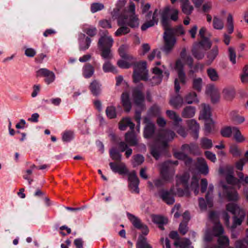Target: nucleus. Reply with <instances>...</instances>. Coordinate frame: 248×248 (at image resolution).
Masks as SVG:
<instances>
[{"mask_svg":"<svg viewBox=\"0 0 248 248\" xmlns=\"http://www.w3.org/2000/svg\"><path fill=\"white\" fill-rule=\"evenodd\" d=\"M189 178V175L186 173L183 175H177L176 177V184L177 187H181L175 188L172 186L170 191L163 190L159 193L160 198L168 204H172L174 202L173 195L177 194L179 196H188L187 191L185 192L182 188L187 190V182Z\"/></svg>","mask_w":248,"mask_h":248,"instance_id":"f257e3e1","label":"nucleus"},{"mask_svg":"<svg viewBox=\"0 0 248 248\" xmlns=\"http://www.w3.org/2000/svg\"><path fill=\"white\" fill-rule=\"evenodd\" d=\"M118 23L121 27L115 31V35L116 36L125 35L130 32L129 28L124 26L125 24L132 28L139 27V19L137 16L135 15V5L133 2H129L125 14L119 18Z\"/></svg>","mask_w":248,"mask_h":248,"instance_id":"f03ea898","label":"nucleus"},{"mask_svg":"<svg viewBox=\"0 0 248 248\" xmlns=\"http://www.w3.org/2000/svg\"><path fill=\"white\" fill-rule=\"evenodd\" d=\"M209 217L214 224L212 231L208 230L206 231L204 240L206 241L212 240L213 236H218L217 243L219 246H215L212 248H225L229 246L230 241L229 238L225 235H221L224 232L222 226L218 221V217L214 212L209 213Z\"/></svg>","mask_w":248,"mask_h":248,"instance_id":"7ed1b4c3","label":"nucleus"},{"mask_svg":"<svg viewBox=\"0 0 248 248\" xmlns=\"http://www.w3.org/2000/svg\"><path fill=\"white\" fill-rule=\"evenodd\" d=\"M178 165V161H167L163 163L160 167V174L162 179L154 180L155 186L157 187H161L164 185L165 182H170L173 178L175 173L174 167Z\"/></svg>","mask_w":248,"mask_h":248,"instance_id":"20e7f679","label":"nucleus"},{"mask_svg":"<svg viewBox=\"0 0 248 248\" xmlns=\"http://www.w3.org/2000/svg\"><path fill=\"white\" fill-rule=\"evenodd\" d=\"M226 210L234 215L232 227L235 228L240 225L245 217V211L235 203H230L226 205Z\"/></svg>","mask_w":248,"mask_h":248,"instance_id":"39448f33","label":"nucleus"},{"mask_svg":"<svg viewBox=\"0 0 248 248\" xmlns=\"http://www.w3.org/2000/svg\"><path fill=\"white\" fill-rule=\"evenodd\" d=\"M132 98L136 107L135 119L139 123L141 118L140 112L145 108L144 97L140 91L135 89L133 91Z\"/></svg>","mask_w":248,"mask_h":248,"instance_id":"423d86ee","label":"nucleus"},{"mask_svg":"<svg viewBox=\"0 0 248 248\" xmlns=\"http://www.w3.org/2000/svg\"><path fill=\"white\" fill-rule=\"evenodd\" d=\"M198 148V146L193 143L190 144H185L182 147L183 152H177L175 154V157L184 161L186 165L189 166L192 164V160L188 157L186 153H192L194 150Z\"/></svg>","mask_w":248,"mask_h":248,"instance_id":"0eeeda50","label":"nucleus"},{"mask_svg":"<svg viewBox=\"0 0 248 248\" xmlns=\"http://www.w3.org/2000/svg\"><path fill=\"white\" fill-rule=\"evenodd\" d=\"M147 70L146 69V62H142L136 64L134 68L133 74V80L135 82L140 80H146L147 79Z\"/></svg>","mask_w":248,"mask_h":248,"instance_id":"6e6552de","label":"nucleus"},{"mask_svg":"<svg viewBox=\"0 0 248 248\" xmlns=\"http://www.w3.org/2000/svg\"><path fill=\"white\" fill-rule=\"evenodd\" d=\"M163 39L164 45L163 47V50L166 53H169L174 48L176 43V39L175 36L172 35V30H164Z\"/></svg>","mask_w":248,"mask_h":248,"instance_id":"1a4fd4ad","label":"nucleus"},{"mask_svg":"<svg viewBox=\"0 0 248 248\" xmlns=\"http://www.w3.org/2000/svg\"><path fill=\"white\" fill-rule=\"evenodd\" d=\"M214 186L212 184H210L208 186L207 192L205 195L206 202L202 198L199 199V205L201 210L204 211L207 207H211L213 206V192Z\"/></svg>","mask_w":248,"mask_h":248,"instance_id":"9d476101","label":"nucleus"},{"mask_svg":"<svg viewBox=\"0 0 248 248\" xmlns=\"http://www.w3.org/2000/svg\"><path fill=\"white\" fill-rule=\"evenodd\" d=\"M211 46V43L208 40L201 41L199 43L195 45L192 52L194 57L198 59H202L204 56V53L200 50V47L205 48L206 49L210 48Z\"/></svg>","mask_w":248,"mask_h":248,"instance_id":"9b49d317","label":"nucleus"},{"mask_svg":"<svg viewBox=\"0 0 248 248\" xmlns=\"http://www.w3.org/2000/svg\"><path fill=\"white\" fill-rule=\"evenodd\" d=\"M161 23L164 30H172V35L174 36L175 35L179 36L185 34V31L182 25H179L175 28H171L170 25V20L168 19H166L164 16H163Z\"/></svg>","mask_w":248,"mask_h":248,"instance_id":"f8f14e48","label":"nucleus"},{"mask_svg":"<svg viewBox=\"0 0 248 248\" xmlns=\"http://www.w3.org/2000/svg\"><path fill=\"white\" fill-rule=\"evenodd\" d=\"M175 136V134L172 131L162 130L159 132L157 140L161 142L162 147L165 148L167 145V142L173 139Z\"/></svg>","mask_w":248,"mask_h":248,"instance_id":"ddd939ff","label":"nucleus"},{"mask_svg":"<svg viewBox=\"0 0 248 248\" xmlns=\"http://www.w3.org/2000/svg\"><path fill=\"white\" fill-rule=\"evenodd\" d=\"M159 12L157 9H155L154 14H152L151 12H149L146 16L147 21L141 27V29L142 31L146 30L147 28L153 26L155 24H156L158 21V15Z\"/></svg>","mask_w":248,"mask_h":248,"instance_id":"4468645a","label":"nucleus"},{"mask_svg":"<svg viewBox=\"0 0 248 248\" xmlns=\"http://www.w3.org/2000/svg\"><path fill=\"white\" fill-rule=\"evenodd\" d=\"M128 186L131 191L133 193H139V180L135 171H133L128 174Z\"/></svg>","mask_w":248,"mask_h":248,"instance_id":"2eb2a0df","label":"nucleus"},{"mask_svg":"<svg viewBox=\"0 0 248 248\" xmlns=\"http://www.w3.org/2000/svg\"><path fill=\"white\" fill-rule=\"evenodd\" d=\"M36 76L45 77V81L47 84L53 82L55 79L54 73L46 68H41L39 69L36 72Z\"/></svg>","mask_w":248,"mask_h":248,"instance_id":"dca6fc26","label":"nucleus"},{"mask_svg":"<svg viewBox=\"0 0 248 248\" xmlns=\"http://www.w3.org/2000/svg\"><path fill=\"white\" fill-rule=\"evenodd\" d=\"M206 93L211 97L212 102L217 101L220 97L218 89L212 84L208 85L206 88Z\"/></svg>","mask_w":248,"mask_h":248,"instance_id":"f3484780","label":"nucleus"},{"mask_svg":"<svg viewBox=\"0 0 248 248\" xmlns=\"http://www.w3.org/2000/svg\"><path fill=\"white\" fill-rule=\"evenodd\" d=\"M179 11L177 9L168 6L165 8L162 16H164L165 17V16H167L172 21L177 22L179 20Z\"/></svg>","mask_w":248,"mask_h":248,"instance_id":"a211bd4d","label":"nucleus"},{"mask_svg":"<svg viewBox=\"0 0 248 248\" xmlns=\"http://www.w3.org/2000/svg\"><path fill=\"white\" fill-rule=\"evenodd\" d=\"M109 166L111 170L114 172H118L120 174H125L128 172L125 165L124 163L118 161L117 162H110Z\"/></svg>","mask_w":248,"mask_h":248,"instance_id":"6ab92c4d","label":"nucleus"},{"mask_svg":"<svg viewBox=\"0 0 248 248\" xmlns=\"http://www.w3.org/2000/svg\"><path fill=\"white\" fill-rule=\"evenodd\" d=\"M178 78L181 83L185 84L186 82V74L184 71V64L181 60H177L175 64Z\"/></svg>","mask_w":248,"mask_h":248,"instance_id":"aec40b11","label":"nucleus"},{"mask_svg":"<svg viewBox=\"0 0 248 248\" xmlns=\"http://www.w3.org/2000/svg\"><path fill=\"white\" fill-rule=\"evenodd\" d=\"M108 31L106 32L104 36H102L98 41L99 47H105L106 48H110L113 44V40L110 36L108 35Z\"/></svg>","mask_w":248,"mask_h":248,"instance_id":"412c9836","label":"nucleus"},{"mask_svg":"<svg viewBox=\"0 0 248 248\" xmlns=\"http://www.w3.org/2000/svg\"><path fill=\"white\" fill-rule=\"evenodd\" d=\"M224 173L226 175V181L228 184L234 185L238 181V180L236 178H235L233 175V169L232 167H226L225 168Z\"/></svg>","mask_w":248,"mask_h":248,"instance_id":"4be33fe9","label":"nucleus"},{"mask_svg":"<svg viewBox=\"0 0 248 248\" xmlns=\"http://www.w3.org/2000/svg\"><path fill=\"white\" fill-rule=\"evenodd\" d=\"M127 127H129L131 130H133L135 124L132 123L130 118L125 117L123 118L119 124V128L121 130H125Z\"/></svg>","mask_w":248,"mask_h":248,"instance_id":"5701e85b","label":"nucleus"},{"mask_svg":"<svg viewBox=\"0 0 248 248\" xmlns=\"http://www.w3.org/2000/svg\"><path fill=\"white\" fill-rule=\"evenodd\" d=\"M196 167L202 174L206 175L209 172L208 165L205 160L203 158H199L198 159Z\"/></svg>","mask_w":248,"mask_h":248,"instance_id":"b1692460","label":"nucleus"},{"mask_svg":"<svg viewBox=\"0 0 248 248\" xmlns=\"http://www.w3.org/2000/svg\"><path fill=\"white\" fill-rule=\"evenodd\" d=\"M200 116L199 119H203L206 121L209 119L211 116V111L209 105L205 104L201 105Z\"/></svg>","mask_w":248,"mask_h":248,"instance_id":"393cba45","label":"nucleus"},{"mask_svg":"<svg viewBox=\"0 0 248 248\" xmlns=\"http://www.w3.org/2000/svg\"><path fill=\"white\" fill-rule=\"evenodd\" d=\"M144 122L146 124L144 132V137L146 138H150L155 131V125L147 118L144 119Z\"/></svg>","mask_w":248,"mask_h":248,"instance_id":"a878e982","label":"nucleus"},{"mask_svg":"<svg viewBox=\"0 0 248 248\" xmlns=\"http://www.w3.org/2000/svg\"><path fill=\"white\" fill-rule=\"evenodd\" d=\"M223 191L226 193L227 197L229 201H236L238 199V196L235 190L232 188L228 187L225 186H223Z\"/></svg>","mask_w":248,"mask_h":248,"instance_id":"bb28decb","label":"nucleus"},{"mask_svg":"<svg viewBox=\"0 0 248 248\" xmlns=\"http://www.w3.org/2000/svg\"><path fill=\"white\" fill-rule=\"evenodd\" d=\"M121 99L124 110L129 112L131 108V103L128 93L126 92L123 93L121 95Z\"/></svg>","mask_w":248,"mask_h":248,"instance_id":"cd10ccee","label":"nucleus"},{"mask_svg":"<svg viewBox=\"0 0 248 248\" xmlns=\"http://www.w3.org/2000/svg\"><path fill=\"white\" fill-rule=\"evenodd\" d=\"M186 123L189 128L193 131V137L197 139L198 138V132L199 130V125L194 119L189 120L186 121Z\"/></svg>","mask_w":248,"mask_h":248,"instance_id":"c85d7f7f","label":"nucleus"},{"mask_svg":"<svg viewBox=\"0 0 248 248\" xmlns=\"http://www.w3.org/2000/svg\"><path fill=\"white\" fill-rule=\"evenodd\" d=\"M84 34H81V36L79 39V49L81 50H85L87 49L91 43V40L90 38L87 37L85 38Z\"/></svg>","mask_w":248,"mask_h":248,"instance_id":"c756f323","label":"nucleus"},{"mask_svg":"<svg viewBox=\"0 0 248 248\" xmlns=\"http://www.w3.org/2000/svg\"><path fill=\"white\" fill-rule=\"evenodd\" d=\"M195 108L192 106H187L185 107L182 112V116L185 118H190L194 117L195 114Z\"/></svg>","mask_w":248,"mask_h":248,"instance_id":"7c9ffc66","label":"nucleus"},{"mask_svg":"<svg viewBox=\"0 0 248 248\" xmlns=\"http://www.w3.org/2000/svg\"><path fill=\"white\" fill-rule=\"evenodd\" d=\"M231 120L237 124H242L245 121V118L240 115L238 112L236 111H232L230 112Z\"/></svg>","mask_w":248,"mask_h":248,"instance_id":"2f4dec72","label":"nucleus"},{"mask_svg":"<svg viewBox=\"0 0 248 248\" xmlns=\"http://www.w3.org/2000/svg\"><path fill=\"white\" fill-rule=\"evenodd\" d=\"M127 216L132 225L136 228L139 229L143 224L140 219L137 217L129 213L127 214Z\"/></svg>","mask_w":248,"mask_h":248,"instance_id":"473e14b6","label":"nucleus"},{"mask_svg":"<svg viewBox=\"0 0 248 248\" xmlns=\"http://www.w3.org/2000/svg\"><path fill=\"white\" fill-rule=\"evenodd\" d=\"M125 140L130 146H134L137 144V139L133 132L126 133L125 134Z\"/></svg>","mask_w":248,"mask_h":248,"instance_id":"72a5a7b5","label":"nucleus"},{"mask_svg":"<svg viewBox=\"0 0 248 248\" xmlns=\"http://www.w3.org/2000/svg\"><path fill=\"white\" fill-rule=\"evenodd\" d=\"M170 104L175 108H181L183 104V99L178 95L175 97L172 98L170 101Z\"/></svg>","mask_w":248,"mask_h":248,"instance_id":"f704fd0d","label":"nucleus"},{"mask_svg":"<svg viewBox=\"0 0 248 248\" xmlns=\"http://www.w3.org/2000/svg\"><path fill=\"white\" fill-rule=\"evenodd\" d=\"M200 176L198 175H194L191 180V184L189 188L193 190L195 195L199 193V180Z\"/></svg>","mask_w":248,"mask_h":248,"instance_id":"c9c22d12","label":"nucleus"},{"mask_svg":"<svg viewBox=\"0 0 248 248\" xmlns=\"http://www.w3.org/2000/svg\"><path fill=\"white\" fill-rule=\"evenodd\" d=\"M182 11L186 15H190L193 10V6L188 0H181Z\"/></svg>","mask_w":248,"mask_h":248,"instance_id":"e433bc0d","label":"nucleus"},{"mask_svg":"<svg viewBox=\"0 0 248 248\" xmlns=\"http://www.w3.org/2000/svg\"><path fill=\"white\" fill-rule=\"evenodd\" d=\"M218 54V48L217 46H214L212 49L208 52L207 58V62L209 64L211 63Z\"/></svg>","mask_w":248,"mask_h":248,"instance_id":"4c0bfd02","label":"nucleus"},{"mask_svg":"<svg viewBox=\"0 0 248 248\" xmlns=\"http://www.w3.org/2000/svg\"><path fill=\"white\" fill-rule=\"evenodd\" d=\"M186 103L191 104L193 103H198L199 100L198 99L197 94L195 92H190L186 94L185 97Z\"/></svg>","mask_w":248,"mask_h":248,"instance_id":"58836bf2","label":"nucleus"},{"mask_svg":"<svg viewBox=\"0 0 248 248\" xmlns=\"http://www.w3.org/2000/svg\"><path fill=\"white\" fill-rule=\"evenodd\" d=\"M137 248H152L147 242V238L140 235L137 244Z\"/></svg>","mask_w":248,"mask_h":248,"instance_id":"ea45409f","label":"nucleus"},{"mask_svg":"<svg viewBox=\"0 0 248 248\" xmlns=\"http://www.w3.org/2000/svg\"><path fill=\"white\" fill-rule=\"evenodd\" d=\"M233 138L238 142H242L245 140V138L241 134L239 129L236 127H233Z\"/></svg>","mask_w":248,"mask_h":248,"instance_id":"a19ab883","label":"nucleus"},{"mask_svg":"<svg viewBox=\"0 0 248 248\" xmlns=\"http://www.w3.org/2000/svg\"><path fill=\"white\" fill-rule=\"evenodd\" d=\"M207 74L211 81H217L219 80V75L215 69L213 68L207 69Z\"/></svg>","mask_w":248,"mask_h":248,"instance_id":"79ce46f5","label":"nucleus"},{"mask_svg":"<svg viewBox=\"0 0 248 248\" xmlns=\"http://www.w3.org/2000/svg\"><path fill=\"white\" fill-rule=\"evenodd\" d=\"M174 245L176 247H179L181 248H189L190 245V241L186 238L176 240Z\"/></svg>","mask_w":248,"mask_h":248,"instance_id":"37998d69","label":"nucleus"},{"mask_svg":"<svg viewBox=\"0 0 248 248\" xmlns=\"http://www.w3.org/2000/svg\"><path fill=\"white\" fill-rule=\"evenodd\" d=\"M102 52L101 56L105 60H109L112 58L113 55L111 52L110 48H106L105 47H99Z\"/></svg>","mask_w":248,"mask_h":248,"instance_id":"c03bdc74","label":"nucleus"},{"mask_svg":"<svg viewBox=\"0 0 248 248\" xmlns=\"http://www.w3.org/2000/svg\"><path fill=\"white\" fill-rule=\"evenodd\" d=\"M166 114L170 119L172 120L176 124H178L182 121L179 116L174 111L168 110L166 111Z\"/></svg>","mask_w":248,"mask_h":248,"instance_id":"a18cd8bd","label":"nucleus"},{"mask_svg":"<svg viewBox=\"0 0 248 248\" xmlns=\"http://www.w3.org/2000/svg\"><path fill=\"white\" fill-rule=\"evenodd\" d=\"M94 73V68L91 65L86 64L83 68V75L86 78H89L92 76Z\"/></svg>","mask_w":248,"mask_h":248,"instance_id":"49530a36","label":"nucleus"},{"mask_svg":"<svg viewBox=\"0 0 248 248\" xmlns=\"http://www.w3.org/2000/svg\"><path fill=\"white\" fill-rule=\"evenodd\" d=\"M103 70L104 72H112L117 73V71L116 68L109 61H106L103 65Z\"/></svg>","mask_w":248,"mask_h":248,"instance_id":"de8ad7c7","label":"nucleus"},{"mask_svg":"<svg viewBox=\"0 0 248 248\" xmlns=\"http://www.w3.org/2000/svg\"><path fill=\"white\" fill-rule=\"evenodd\" d=\"M100 84L96 80L93 81L90 85V89L93 95H96L100 91Z\"/></svg>","mask_w":248,"mask_h":248,"instance_id":"09e8293b","label":"nucleus"},{"mask_svg":"<svg viewBox=\"0 0 248 248\" xmlns=\"http://www.w3.org/2000/svg\"><path fill=\"white\" fill-rule=\"evenodd\" d=\"M213 26L214 29L221 30L224 28V23L221 18L215 16L213 18Z\"/></svg>","mask_w":248,"mask_h":248,"instance_id":"8fccbe9b","label":"nucleus"},{"mask_svg":"<svg viewBox=\"0 0 248 248\" xmlns=\"http://www.w3.org/2000/svg\"><path fill=\"white\" fill-rule=\"evenodd\" d=\"M106 113L109 119H114L117 116L116 110L115 107L110 106L106 108Z\"/></svg>","mask_w":248,"mask_h":248,"instance_id":"3c124183","label":"nucleus"},{"mask_svg":"<svg viewBox=\"0 0 248 248\" xmlns=\"http://www.w3.org/2000/svg\"><path fill=\"white\" fill-rule=\"evenodd\" d=\"M228 56L229 60L232 64L236 63V54L235 49L232 46H230L228 48Z\"/></svg>","mask_w":248,"mask_h":248,"instance_id":"603ef678","label":"nucleus"},{"mask_svg":"<svg viewBox=\"0 0 248 248\" xmlns=\"http://www.w3.org/2000/svg\"><path fill=\"white\" fill-rule=\"evenodd\" d=\"M226 27L229 33L231 34L233 32L234 30L233 21L232 16L231 14L228 16Z\"/></svg>","mask_w":248,"mask_h":248,"instance_id":"864d4df0","label":"nucleus"},{"mask_svg":"<svg viewBox=\"0 0 248 248\" xmlns=\"http://www.w3.org/2000/svg\"><path fill=\"white\" fill-rule=\"evenodd\" d=\"M223 95L227 100L232 99L234 96V91L232 88H225L223 91Z\"/></svg>","mask_w":248,"mask_h":248,"instance_id":"5fc2aeb1","label":"nucleus"},{"mask_svg":"<svg viewBox=\"0 0 248 248\" xmlns=\"http://www.w3.org/2000/svg\"><path fill=\"white\" fill-rule=\"evenodd\" d=\"M153 73L157 76V80L154 81V83L155 84H159L162 81V71L155 67L153 69Z\"/></svg>","mask_w":248,"mask_h":248,"instance_id":"6e6d98bb","label":"nucleus"},{"mask_svg":"<svg viewBox=\"0 0 248 248\" xmlns=\"http://www.w3.org/2000/svg\"><path fill=\"white\" fill-rule=\"evenodd\" d=\"M104 8V5L103 3L99 2H94L91 5V11L92 13H96L101 11Z\"/></svg>","mask_w":248,"mask_h":248,"instance_id":"4d7b16f0","label":"nucleus"},{"mask_svg":"<svg viewBox=\"0 0 248 248\" xmlns=\"http://www.w3.org/2000/svg\"><path fill=\"white\" fill-rule=\"evenodd\" d=\"M202 148L204 149H210L213 146V143L211 140L207 138H203L201 140Z\"/></svg>","mask_w":248,"mask_h":248,"instance_id":"13d9d810","label":"nucleus"},{"mask_svg":"<svg viewBox=\"0 0 248 248\" xmlns=\"http://www.w3.org/2000/svg\"><path fill=\"white\" fill-rule=\"evenodd\" d=\"M202 80L201 78H194L193 80V88L198 92L201 91Z\"/></svg>","mask_w":248,"mask_h":248,"instance_id":"bf43d9fd","label":"nucleus"},{"mask_svg":"<svg viewBox=\"0 0 248 248\" xmlns=\"http://www.w3.org/2000/svg\"><path fill=\"white\" fill-rule=\"evenodd\" d=\"M179 60H181L183 63L184 65L185 64H187L189 65L190 68H192L193 60L192 58L190 56H183L181 55V58Z\"/></svg>","mask_w":248,"mask_h":248,"instance_id":"052dcab7","label":"nucleus"},{"mask_svg":"<svg viewBox=\"0 0 248 248\" xmlns=\"http://www.w3.org/2000/svg\"><path fill=\"white\" fill-rule=\"evenodd\" d=\"M233 127H226L221 130V134L224 137L228 138L231 137L233 133Z\"/></svg>","mask_w":248,"mask_h":248,"instance_id":"680f3d73","label":"nucleus"},{"mask_svg":"<svg viewBox=\"0 0 248 248\" xmlns=\"http://www.w3.org/2000/svg\"><path fill=\"white\" fill-rule=\"evenodd\" d=\"M244 243L248 245V229L247 230V235L246 238L243 240H238L235 243L236 248H247L244 245Z\"/></svg>","mask_w":248,"mask_h":248,"instance_id":"e2e57ef3","label":"nucleus"},{"mask_svg":"<svg viewBox=\"0 0 248 248\" xmlns=\"http://www.w3.org/2000/svg\"><path fill=\"white\" fill-rule=\"evenodd\" d=\"M110 156L114 160L118 161L121 160V155L115 149H112L110 150Z\"/></svg>","mask_w":248,"mask_h":248,"instance_id":"0e129e2a","label":"nucleus"},{"mask_svg":"<svg viewBox=\"0 0 248 248\" xmlns=\"http://www.w3.org/2000/svg\"><path fill=\"white\" fill-rule=\"evenodd\" d=\"M74 138V133L71 131L64 132L62 136V140L64 142H68Z\"/></svg>","mask_w":248,"mask_h":248,"instance_id":"69168bd1","label":"nucleus"},{"mask_svg":"<svg viewBox=\"0 0 248 248\" xmlns=\"http://www.w3.org/2000/svg\"><path fill=\"white\" fill-rule=\"evenodd\" d=\"M83 31L88 35L93 36L96 34L97 30L95 27L90 26L87 28L84 27Z\"/></svg>","mask_w":248,"mask_h":248,"instance_id":"338daca9","label":"nucleus"},{"mask_svg":"<svg viewBox=\"0 0 248 248\" xmlns=\"http://www.w3.org/2000/svg\"><path fill=\"white\" fill-rule=\"evenodd\" d=\"M241 81L244 83H248V65L244 67L243 73L241 76Z\"/></svg>","mask_w":248,"mask_h":248,"instance_id":"774afa93","label":"nucleus"}]
</instances>
